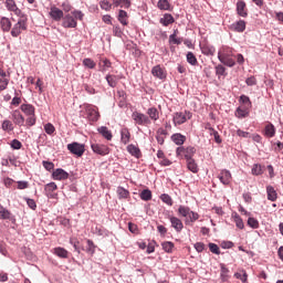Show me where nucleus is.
Wrapping results in <instances>:
<instances>
[{"label": "nucleus", "instance_id": "37", "mask_svg": "<svg viewBox=\"0 0 283 283\" xmlns=\"http://www.w3.org/2000/svg\"><path fill=\"white\" fill-rule=\"evenodd\" d=\"M187 167L192 174H198V164H196L195 159H188Z\"/></svg>", "mask_w": 283, "mask_h": 283}, {"label": "nucleus", "instance_id": "13", "mask_svg": "<svg viewBox=\"0 0 283 283\" xmlns=\"http://www.w3.org/2000/svg\"><path fill=\"white\" fill-rule=\"evenodd\" d=\"M151 74L156 78H159L160 81L167 78V71H165V67L160 65H156L151 69Z\"/></svg>", "mask_w": 283, "mask_h": 283}, {"label": "nucleus", "instance_id": "46", "mask_svg": "<svg viewBox=\"0 0 283 283\" xmlns=\"http://www.w3.org/2000/svg\"><path fill=\"white\" fill-rule=\"evenodd\" d=\"M157 8H159V10H169L171 4L169 3V0H159L157 2Z\"/></svg>", "mask_w": 283, "mask_h": 283}, {"label": "nucleus", "instance_id": "50", "mask_svg": "<svg viewBox=\"0 0 283 283\" xmlns=\"http://www.w3.org/2000/svg\"><path fill=\"white\" fill-rule=\"evenodd\" d=\"M83 65L85 67H88V70H94V67H96V62H94V60L87 57L83 60Z\"/></svg>", "mask_w": 283, "mask_h": 283}, {"label": "nucleus", "instance_id": "10", "mask_svg": "<svg viewBox=\"0 0 283 283\" xmlns=\"http://www.w3.org/2000/svg\"><path fill=\"white\" fill-rule=\"evenodd\" d=\"M23 30H28V27H27V23H25V20L23 19H20L15 24L14 27L12 28L11 30V35L17 38L19 36V34H21L23 32Z\"/></svg>", "mask_w": 283, "mask_h": 283}, {"label": "nucleus", "instance_id": "36", "mask_svg": "<svg viewBox=\"0 0 283 283\" xmlns=\"http://www.w3.org/2000/svg\"><path fill=\"white\" fill-rule=\"evenodd\" d=\"M0 23L3 32H10V28H12V22H10V19L2 18Z\"/></svg>", "mask_w": 283, "mask_h": 283}, {"label": "nucleus", "instance_id": "64", "mask_svg": "<svg viewBox=\"0 0 283 283\" xmlns=\"http://www.w3.org/2000/svg\"><path fill=\"white\" fill-rule=\"evenodd\" d=\"M128 230L130 231V233H138V226H136V223H128Z\"/></svg>", "mask_w": 283, "mask_h": 283}, {"label": "nucleus", "instance_id": "19", "mask_svg": "<svg viewBox=\"0 0 283 283\" xmlns=\"http://www.w3.org/2000/svg\"><path fill=\"white\" fill-rule=\"evenodd\" d=\"M127 151L130 154V156H134V158H143V153L140 151V148L134 144H129L127 146Z\"/></svg>", "mask_w": 283, "mask_h": 283}, {"label": "nucleus", "instance_id": "25", "mask_svg": "<svg viewBox=\"0 0 283 283\" xmlns=\"http://www.w3.org/2000/svg\"><path fill=\"white\" fill-rule=\"evenodd\" d=\"M0 220H14L12 212L0 205Z\"/></svg>", "mask_w": 283, "mask_h": 283}, {"label": "nucleus", "instance_id": "22", "mask_svg": "<svg viewBox=\"0 0 283 283\" xmlns=\"http://www.w3.org/2000/svg\"><path fill=\"white\" fill-rule=\"evenodd\" d=\"M97 132L106 140H112L114 138V135L112 134V130H109V128H107L106 126L98 127Z\"/></svg>", "mask_w": 283, "mask_h": 283}, {"label": "nucleus", "instance_id": "8", "mask_svg": "<svg viewBox=\"0 0 283 283\" xmlns=\"http://www.w3.org/2000/svg\"><path fill=\"white\" fill-rule=\"evenodd\" d=\"M67 149L71 151V154H74V156H78L80 158L83 156V154H85V145L76 142L69 144Z\"/></svg>", "mask_w": 283, "mask_h": 283}, {"label": "nucleus", "instance_id": "6", "mask_svg": "<svg viewBox=\"0 0 283 283\" xmlns=\"http://www.w3.org/2000/svg\"><path fill=\"white\" fill-rule=\"evenodd\" d=\"M132 118L133 120H135L137 125H144V126L151 125V119L149 118V116L143 113L134 112L132 114Z\"/></svg>", "mask_w": 283, "mask_h": 283}, {"label": "nucleus", "instance_id": "52", "mask_svg": "<svg viewBox=\"0 0 283 283\" xmlns=\"http://www.w3.org/2000/svg\"><path fill=\"white\" fill-rule=\"evenodd\" d=\"M264 170H262V165L255 164L252 167V174L253 176H262Z\"/></svg>", "mask_w": 283, "mask_h": 283}, {"label": "nucleus", "instance_id": "56", "mask_svg": "<svg viewBox=\"0 0 283 283\" xmlns=\"http://www.w3.org/2000/svg\"><path fill=\"white\" fill-rule=\"evenodd\" d=\"M234 222L238 229H244V221H242V218L240 216H234Z\"/></svg>", "mask_w": 283, "mask_h": 283}, {"label": "nucleus", "instance_id": "51", "mask_svg": "<svg viewBox=\"0 0 283 283\" xmlns=\"http://www.w3.org/2000/svg\"><path fill=\"white\" fill-rule=\"evenodd\" d=\"M28 118L25 120L27 123V127H33V125H36V115L33 114V115H27Z\"/></svg>", "mask_w": 283, "mask_h": 283}, {"label": "nucleus", "instance_id": "62", "mask_svg": "<svg viewBox=\"0 0 283 283\" xmlns=\"http://www.w3.org/2000/svg\"><path fill=\"white\" fill-rule=\"evenodd\" d=\"M195 249L198 253H202V251H205V243L202 242L195 243Z\"/></svg>", "mask_w": 283, "mask_h": 283}, {"label": "nucleus", "instance_id": "54", "mask_svg": "<svg viewBox=\"0 0 283 283\" xmlns=\"http://www.w3.org/2000/svg\"><path fill=\"white\" fill-rule=\"evenodd\" d=\"M117 193H118L119 198H129V190H127L123 187L117 188Z\"/></svg>", "mask_w": 283, "mask_h": 283}, {"label": "nucleus", "instance_id": "23", "mask_svg": "<svg viewBox=\"0 0 283 283\" xmlns=\"http://www.w3.org/2000/svg\"><path fill=\"white\" fill-rule=\"evenodd\" d=\"M171 140L172 143H175V145H185V142L187 140V136L180 134V133H176L174 135H171Z\"/></svg>", "mask_w": 283, "mask_h": 283}, {"label": "nucleus", "instance_id": "11", "mask_svg": "<svg viewBox=\"0 0 283 283\" xmlns=\"http://www.w3.org/2000/svg\"><path fill=\"white\" fill-rule=\"evenodd\" d=\"M237 14L247 19L249 17V9L247 8V2L244 0H238L237 2Z\"/></svg>", "mask_w": 283, "mask_h": 283}, {"label": "nucleus", "instance_id": "61", "mask_svg": "<svg viewBox=\"0 0 283 283\" xmlns=\"http://www.w3.org/2000/svg\"><path fill=\"white\" fill-rule=\"evenodd\" d=\"M11 147L12 149H21V147H23V144H21L19 139H13L11 142Z\"/></svg>", "mask_w": 283, "mask_h": 283}, {"label": "nucleus", "instance_id": "44", "mask_svg": "<svg viewBox=\"0 0 283 283\" xmlns=\"http://www.w3.org/2000/svg\"><path fill=\"white\" fill-rule=\"evenodd\" d=\"M160 200L161 202H165V205H168V207H174V199H171V196L163 193Z\"/></svg>", "mask_w": 283, "mask_h": 283}, {"label": "nucleus", "instance_id": "39", "mask_svg": "<svg viewBox=\"0 0 283 283\" xmlns=\"http://www.w3.org/2000/svg\"><path fill=\"white\" fill-rule=\"evenodd\" d=\"M118 21L122 23V25H127L129 22L127 21V11L119 10L118 13Z\"/></svg>", "mask_w": 283, "mask_h": 283}, {"label": "nucleus", "instance_id": "32", "mask_svg": "<svg viewBox=\"0 0 283 283\" xmlns=\"http://www.w3.org/2000/svg\"><path fill=\"white\" fill-rule=\"evenodd\" d=\"M106 81L109 87H116V85H118V81H120V77L118 75H106Z\"/></svg>", "mask_w": 283, "mask_h": 283}, {"label": "nucleus", "instance_id": "58", "mask_svg": "<svg viewBox=\"0 0 283 283\" xmlns=\"http://www.w3.org/2000/svg\"><path fill=\"white\" fill-rule=\"evenodd\" d=\"M209 249L211 253H214V255H220V247L216 243H209Z\"/></svg>", "mask_w": 283, "mask_h": 283}, {"label": "nucleus", "instance_id": "42", "mask_svg": "<svg viewBox=\"0 0 283 283\" xmlns=\"http://www.w3.org/2000/svg\"><path fill=\"white\" fill-rule=\"evenodd\" d=\"M240 103H242L243 107H247L248 109H251L252 107L251 98H249L247 95L240 96Z\"/></svg>", "mask_w": 283, "mask_h": 283}, {"label": "nucleus", "instance_id": "48", "mask_svg": "<svg viewBox=\"0 0 283 283\" xmlns=\"http://www.w3.org/2000/svg\"><path fill=\"white\" fill-rule=\"evenodd\" d=\"M187 62L190 65H198V59L196 57V55L192 52L187 53Z\"/></svg>", "mask_w": 283, "mask_h": 283}, {"label": "nucleus", "instance_id": "29", "mask_svg": "<svg viewBox=\"0 0 283 283\" xmlns=\"http://www.w3.org/2000/svg\"><path fill=\"white\" fill-rule=\"evenodd\" d=\"M249 109L245 106H239L235 111L237 118H247L249 116Z\"/></svg>", "mask_w": 283, "mask_h": 283}, {"label": "nucleus", "instance_id": "35", "mask_svg": "<svg viewBox=\"0 0 283 283\" xmlns=\"http://www.w3.org/2000/svg\"><path fill=\"white\" fill-rule=\"evenodd\" d=\"M139 197L142 200H144L145 202H149V200H151L153 195H151V190L149 189H144L140 193Z\"/></svg>", "mask_w": 283, "mask_h": 283}, {"label": "nucleus", "instance_id": "40", "mask_svg": "<svg viewBox=\"0 0 283 283\" xmlns=\"http://www.w3.org/2000/svg\"><path fill=\"white\" fill-rule=\"evenodd\" d=\"M113 3L116 6V8H118V6L120 8H129V6H132L130 0H113Z\"/></svg>", "mask_w": 283, "mask_h": 283}, {"label": "nucleus", "instance_id": "14", "mask_svg": "<svg viewBox=\"0 0 283 283\" xmlns=\"http://www.w3.org/2000/svg\"><path fill=\"white\" fill-rule=\"evenodd\" d=\"M169 221L171 223L172 229H175L177 233H180V231L185 229V224L182 223V220H180L178 217L170 216Z\"/></svg>", "mask_w": 283, "mask_h": 283}, {"label": "nucleus", "instance_id": "55", "mask_svg": "<svg viewBox=\"0 0 283 283\" xmlns=\"http://www.w3.org/2000/svg\"><path fill=\"white\" fill-rule=\"evenodd\" d=\"M8 85H10V78H0V92L8 90Z\"/></svg>", "mask_w": 283, "mask_h": 283}, {"label": "nucleus", "instance_id": "59", "mask_svg": "<svg viewBox=\"0 0 283 283\" xmlns=\"http://www.w3.org/2000/svg\"><path fill=\"white\" fill-rule=\"evenodd\" d=\"M226 72H227V67H224L222 64H219L216 66V74L218 76H224Z\"/></svg>", "mask_w": 283, "mask_h": 283}, {"label": "nucleus", "instance_id": "9", "mask_svg": "<svg viewBox=\"0 0 283 283\" xmlns=\"http://www.w3.org/2000/svg\"><path fill=\"white\" fill-rule=\"evenodd\" d=\"M92 151L98 156H107L109 154V147L105 144L94 143L91 145Z\"/></svg>", "mask_w": 283, "mask_h": 283}, {"label": "nucleus", "instance_id": "53", "mask_svg": "<svg viewBox=\"0 0 283 283\" xmlns=\"http://www.w3.org/2000/svg\"><path fill=\"white\" fill-rule=\"evenodd\" d=\"M70 244H72V247L75 249L76 253H81V247H78V244H81V242L78 241V239L71 238Z\"/></svg>", "mask_w": 283, "mask_h": 283}, {"label": "nucleus", "instance_id": "30", "mask_svg": "<svg viewBox=\"0 0 283 283\" xmlns=\"http://www.w3.org/2000/svg\"><path fill=\"white\" fill-rule=\"evenodd\" d=\"M20 109L25 114V116L34 115V106H32V104H22Z\"/></svg>", "mask_w": 283, "mask_h": 283}, {"label": "nucleus", "instance_id": "15", "mask_svg": "<svg viewBox=\"0 0 283 283\" xmlns=\"http://www.w3.org/2000/svg\"><path fill=\"white\" fill-rule=\"evenodd\" d=\"M52 178L53 180H67V178H70V174L63 168H57L53 171Z\"/></svg>", "mask_w": 283, "mask_h": 283}, {"label": "nucleus", "instance_id": "43", "mask_svg": "<svg viewBox=\"0 0 283 283\" xmlns=\"http://www.w3.org/2000/svg\"><path fill=\"white\" fill-rule=\"evenodd\" d=\"M161 247L166 253H174V247H175L174 242L166 241V242L161 243Z\"/></svg>", "mask_w": 283, "mask_h": 283}, {"label": "nucleus", "instance_id": "3", "mask_svg": "<svg viewBox=\"0 0 283 283\" xmlns=\"http://www.w3.org/2000/svg\"><path fill=\"white\" fill-rule=\"evenodd\" d=\"M178 214L181 216V218H186L185 224H193V222L200 219V214L193 212L191 208L187 206H179Z\"/></svg>", "mask_w": 283, "mask_h": 283}, {"label": "nucleus", "instance_id": "31", "mask_svg": "<svg viewBox=\"0 0 283 283\" xmlns=\"http://www.w3.org/2000/svg\"><path fill=\"white\" fill-rule=\"evenodd\" d=\"M147 114H148V118H150V120H158V118H160V113L158 112V108L156 107H150L147 109Z\"/></svg>", "mask_w": 283, "mask_h": 283}, {"label": "nucleus", "instance_id": "38", "mask_svg": "<svg viewBox=\"0 0 283 283\" xmlns=\"http://www.w3.org/2000/svg\"><path fill=\"white\" fill-rule=\"evenodd\" d=\"M177 32L176 30L174 34L169 35V43H172L174 45H180L182 43V38H177Z\"/></svg>", "mask_w": 283, "mask_h": 283}, {"label": "nucleus", "instance_id": "16", "mask_svg": "<svg viewBox=\"0 0 283 283\" xmlns=\"http://www.w3.org/2000/svg\"><path fill=\"white\" fill-rule=\"evenodd\" d=\"M59 189V186H56L55 182L46 184L44 187V191L48 196V198H56V193H54Z\"/></svg>", "mask_w": 283, "mask_h": 283}, {"label": "nucleus", "instance_id": "5", "mask_svg": "<svg viewBox=\"0 0 283 283\" xmlns=\"http://www.w3.org/2000/svg\"><path fill=\"white\" fill-rule=\"evenodd\" d=\"M191 119V112H177L174 114V125H184L187 120Z\"/></svg>", "mask_w": 283, "mask_h": 283}, {"label": "nucleus", "instance_id": "7", "mask_svg": "<svg viewBox=\"0 0 283 283\" xmlns=\"http://www.w3.org/2000/svg\"><path fill=\"white\" fill-rule=\"evenodd\" d=\"M65 14L63 13V10H61L59 7H56V4H53L50 7L49 10V17L53 20V21H62L63 17Z\"/></svg>", "mask_w": 283, "mask_h": 283}, {"label": "nucleus", "instance_id": "27", "mask_svg": "<svg viewBox=\"0 0 283 283\" xmlns=\"http://www.w3.org/2000/svg\"><path fill=\"white\" fill-rule=\"evenodd\" d=\"M266 193L268 200H270L271 202H275V200H277V191L275 190V188H273V186L266 187Z\"/></svg>", "mask_w": 283, "mask_h": 283}, {"label": "nucleus", "instance_id": "49", "mask_svg": "<svg viewBox=\"0 0 283 283\" xmlns=\"http://www.w3.org/2000/svg\"><path fill=\"white\" fill-rule=\"evenodd\" d=\"M248 227H251V229H260V221L255 218H249L248 219Z\"/></svg>", "mask_w": 283, "mask_h": 283}, {"label": "nucleus", "instance_id": "45", "mask_svg": "<svg viewBox=\"0 0 283 283\" xmlns=\"http://www.w3.org/2000/svg\"><path fill=\"white\" fill-rule=\"evenodd\" d=\"M234 277L237 280H241V282L247 283V280L249 279V274H247V271L242 270L241 273L237 272L234 273Z\"/></svg>", "mask_w": 283, "mask_h": 283}, {"label": "nucleus", "instance_id": "4", "mask_svg": "<svg viewBox=\"0 0 283 283\" xmlns=\"http://www.w3.org/2000/svg\"><path fill=\"white\" fill-rule=\"evenodd\" d=\"M177 156L180 158H185L186 160H192L193 156L196 155V147L188 146V147H178L176 149Z\"/></svg>", "mask_w": 283, "mask_h": 283}, {"label": "nucleus", "instance_id": "17", "mask_svg": "<svg viewBox=\"0 0 283 283\" xmlns=\"http://www.w3.org/2000/svg\"><path fill=\"white\" fill-rule=\"evenodd\" d=\"M6 8L9 10V12H14L17 17L21 14V9L17 7V2L14 0H6Z\"/></svg>", "mask_w": 283, "mask_h": 283}, {"label": "nucleus", "instance_id": "33", "mask_svg": "<svg viewBox=\"0 0 283 283\" xmlns=\"http://www.w3.org/2000/svg\"><path fill=\"white\" fill-rule=\"evenodd\" d=\"M53 253H54L55 255H57V258L67 259V255H69L70 252H67V250H65V248L59 247V248H55V249L53 250Z\"/></svg>", "mask_w": 283, "mask_h": 283}, {"label": "nucleus", "instance_id": "28", "mask_svg": "<svg viewBox=\"0 0 283 283\" xmlns=\"http://www.w3.org/2000/svg\"><path fill=\"white\" fill-rule=\"evenodd\" d=\"M264 136H266V138H273V136H275V126L272 123H268L265 126Z\"/></svg>", "mask_w": 283, "mask_h": 283}, {"label": "nucleus", "instance_id": "12", "mask_svg": "<svg viewBox=\"0 0 283 283\" xmlns=\"http://www.w3.org/2000/svg\"><path fill=\"white\" fill-rule=\"evenodd\" d=\"M11 118L14 125H18L19 127H23V125H25V117H23L19 109H15L11 113Z\"/></svg>", "mask_w": 283, "mask_h": 283}, {"label": "nucleus", "instance_id": "20", "mask_svg": "<svg viewBox=\"0 0 283 283\" xmlns=\"http://www.w3.org/2000/svg\"><path fill=\"white\" fill-rule=\"evenodd\" d=\"M219 180L222 185H230L231 184V171L229 170H221L219 174Z\"/></svg>", "mask_w": 283, "mask_h": 283}, {"label": "nucleus", "instance_id": "21", "mask_svg": "<svg viewBox=\"0 0 283 283\" xmlns=\"http://www.w3.org/2000/svg\"><path fill=\"white\" fill-rule=\"evenodd\" d=\"M233 32H244L247 30V22L244 20H239L231 25Z\"/></svg>", "mask_w": 283, "mask_h": 283}, {"label": "nucleus", "instance_id": "63", "mask_svg": "<svg viewBox=\"0 0 283 283\" xmlns=\"http://www.w3.org/2000/svg\"><path fill=\"white\" fill-rule=\"evenodd\" d=\"M18 189L23 190V189H28V187H30V184L28 181H18Z\"/></svg>", "mask_w": 283, "mask_h": 283}, {"label": "nucleus", "instance_id": "34", "mask_svg": "<svg viewBox=\"0 0 283 283\" xmlns=\"http://www.w3.org/2000/svg\"><path fill=\"white\" fill-rule=\"evenodd\" d=\"M86 244H87L85 249L86 253H88L90 255H94V253H96V244H94V241L87 239Z\"/></svg>", "mask_w": 283, "mask_h": 283}, {"label": "nucleus", "instance_id": "26", "mask_svg": "<svg viewBox=\"0 0 283 283\" xmlns=\"http://www.w3.org/2000/svg\"><path fill=\"white\" fill-rule=\"evenodd\" d=\"M175 21L176 20L174 19V15H171L170 13H165L164 17L160 18L159 23L167 28V25H171V23H174Z\"/></svg>", "mask_w": 283, "mask_h": 283}, {"label": "nucleus", "instance_id": "24", "mask_svg": "<svg viewBox=\"0 0 283 283\" xmlns=\"http://www.w3.org/2000/svg\"><path fill=\"white\" fill-rule=\"evenodd\" d=\"M201 52L206 56H213V54H216V46H213L211 44H203L201 46Z\"/></svg>", "mask_w": 283, "mask_h": 283}, {"label": "nucleus", "instance_id": "2", "mask_svg": "<svg viewBox=\"0 0 283 283\" xmlns=\"http://www.w3.org/2000/svg\"><path fill=\"white\" fill-rule=\"evenodd\" d=\"M84 17L85 14H83L81 11L74 10L71 13L63 15L62 28H66V29L76 28L78 25L76 21H83Z\"/></svg>", "mask_w": 283, "mask_h": 283}, {"label": "nucleus", "instance_id": "41", "mask_svg": "<svg viewBox=\"0 0 283 283\" xmlns=\"http://www.w3.org/2000/svg\"><path fill=\"white\" fill-rule=\"evenodd\" d=\"M88 116H90V119L93 120V123H96V120L101 118V114L98 113V111L94 108L88 109Z\"/></svg>", "mask_w": 283, "mask_h": 283}, {"label": "nucleus", "instance_id": "1", "mask_svg": "<svg viewBox=\"0 0 283 283\" xmlns=\"http://www.w3.org/2000/svg\"><path fill=\"white\" fill-rule=\"evenodd\" d=\"M218 59L220 63L227 65V67H233L235 65V53L233 48L223 45L219 49Z\"/></svg>", "mask_w": 283, "mask_h": 283}, {"label": "nucleus", "instance_id": "57", "mask_svg": "<svg viewBox=\"0 0 283 283\" xmlns=\"http://www.w3.org/2000/svg\"><path fill=\"white\" fill-rule=\"evenodd\" d=\"M44 130H45L46 134H49V136H52V134H54L56 132V128L54 127V125L48 123L44 126Z\"/></svg>", "mask_w": 283, "mask_h": 283}, {"label": "nucleus", "instance_id": "18", "mask_svg": "<svg viewBox=\"0 0 283 283\" xmlns=\"http://www.w3.org/2000/svg\"><path fill=\"white\" fill-rule=\"evenodd\" d=\"M132 140V133L129 132V128L124 127L120 129V143L123 145H128V143Z\"/></svg>", "mask_w": 283, "mask_h": 283}, {"label": "nucleus", "instance_id": "47", "mask_svg": "<svg viewBox=\"0 0 283 283\" xmlns=\"http://www.w3.org/2000/svg\"><path fill=\"white\" fill-rule=\"evenodd\" d=\"M3 132H12L14 129V125L10 122V119H6L2 122Z\"/></svg>", "mask_w": 283, "mask_h": 283}, {"label": "nucleus", "instance_id": "60", "mask_svg": "<svg viewBox=\"0 0 283 283\" xmlns=\"http://www.w3.org/2000/svg\"><path fill=\"white\" fill-rule=\"evenodd\" d=\"M99 7L102 8V10H106V12H108V10H112V3H109V1L107 0H102L99 2Z\"/></svg>", "mask_w": 283, "mask_h": 283}]
</instances>
